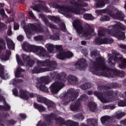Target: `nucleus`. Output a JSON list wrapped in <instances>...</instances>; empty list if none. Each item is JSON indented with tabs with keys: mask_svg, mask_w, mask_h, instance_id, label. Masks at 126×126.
I'll list each match as a JSON object with an SVG mask.
<instances>
[{
	"mask_svg": "<svg viewBox=\"0 0 126 126\" xmlns=\"http://www.w3.org/2000/svg\"><path fill=\"white\" fill-rule=\"evenodd\" d=\"M50 82V77L46 76L45 77H41L38 79L37 82L36 84V87L38 89L43 91V92L48 93L49 90L48 88L45 86V84H48Z\"/></svg>",
	"mask_w": 126,
	"mask_h": 126,
	"instance_id": "13",
	"label": "nucleus"
},
{
	"mask_svg": "<svg viewBox=\"0 0 126 126\" xmlns=\"http://www.w3.org/2000/svg\"><path fill=\"white\" fill-rule=\"evenodd\" d=\"M40 27L36 24H29L28 25L24 27V30L26 34H30L33 35L36 32H41Z\"/></svg>",
	"mask_w": 126,
	"mask_h": 126,
	"instance_id": "15",
	"label": "nucleus"
},
{
	"mask_svg": "<svg viewBox=\"0 0 126 126\" xmlns=\"http://www.w3.org/2000/svg\"><path fill=\"white\" fill-rule=\"evenodd\" d=\"M65 97L66 102L64 103V105L68 104L70 101L75 100L78 97V92H75L73 89H70L67 91Z\"/></svg>",
	"mask_w": 126,
	"mask_h": 126,
	"instance_id": "16",
	"label": "nucleus"
},
{
	"mask_svg": "<svg viewBox=\"0 0 126 126\" xmlns=\"http://www.w3.org/2000/svg\"><path fill=\"white\" fill-rule=\"evenodd\" d=\"M23 80L22 79H18L17 81L15 79H13L12 81H11L10 84H13V85H15L17 83H18V82H22Z\"/></svg>",
	"mask_w": 126,
	"mask_h": 126,
	"instance_id": "45",
	"label": "nucleus"
},
{
	"mask_svg": "<svg viewBox=\"0 0 126 126\" xmlns=\"http://www.w3.org/2000/svg\"><path fill=\"white\" fill-rule=\"evenodd\" d=\"M6 42L8 48L13 50V49H14V43L12 42V40L10 38H7Z\"/></svg>",
	"mask_w": 126,
	"mask_h": 126,
	"instance_id": "32",
	"label": "nucleus"
},
{
	"mask_svg": "<svg viewBox=\"0 0 126 126\" xmlns=\"http://www.w3.org/2000/svg\"><path fill=\"white\" fill-rule=\"evenodd\" d=\"M22 58L24 63H26V62H27L28 61V62L27 63V66H30V67H32V66L34 65V61L33 60H29V56H28L25 54H23Z\"/></svg>",
	"mask_w": 126,
	"mask_h": 126,
	"instance_id": "22",
	"label": "nucleus"
},
{
	"mask_svg": "<svg viewBox=\"0 0 126 126\" xmlns=\"http://www.w3.org/2000/svg\"><path fill=\"white\" fill-rule=\"evenodd\" d=\"M4 68H3V66H2V65L0 64V72H1V71L3 70Z\"/></svg>",
	"mask_w": 126,
	"mask_h": 126,
	"instance_id": "63",
	"label": "nucleus"
},
{
	"mask_svg": "<svg viewBox=\"0 0 126 126\" xmlns=\"http://www.w3.org/2000/svg\"><path fill=\"white\" fill-rule=\"evenodd\" d=\"M6 11H7V13L10 14V13H12V10H9L8 9H6Z\"/></svg>",
	"mask_w": 126,
	"mask_h": 126,
	"instance_id": "62",
	"label": "nucleus"
},
{
	"mask_svg": "<svg viewBox=\"0 0 126 126\" xmlns=\"http://www.w3.org/2000/svg\"><path fill=\"white\" fill-rule=\"evenodd\" d=\"M36 95L38 94H34L33 93L30 94L27 91L23 90H21L20 91V97L24 100H28V99H29V96L31 97V98L37 97Z\"/></svg>",
	"mask_w": 126,
	"mask_h": 126,
	"instance_id": "19",
	"label": "nucleus"
},
{
	"mask_svg": "<svg viewBox=\"0 0 126 126\" xmlns=\"http://www.w3.org/2000/svg\"><path fill=\"white\" fill-rule=\"evenodd\" d=\"M17 40H18V41H23V39H24V37L22 35H20L17 37Z\"/></svg>",
	"mask_w": 126,
	"mask_h": 126,
	"instance_id": "54",
	"label": "nucleus"
},
{
	"mask_svg": "<svg viewBox=\"0 0 126 126\" xmlns=\"http://www.w3.org/2000/svg\"><path fill=\"white\" fill-rule=\"evenodd\" d=\"M117 61H120L121 63L119 64V67L120 68H126V59L123 58V56L120 55V53H117L115 57L111 56L108 59V63L111 66H114L115 65V63Z\"/></svg>",
	"mask_w": 126,
	"mask_h": 126,
	"instance_id": "11",
	"label": "nucleus"
},
{
	"mask_svg": "<svg viewBox=\"0 0 126 126\" xmlns=\"http://www.w3.org/2000/svg\"><path fill=\"white\" fill-rule=\"evenodd\" d=\"M34 39L35 40V41H42V40L44 39V37L42 35H38L34 37Z\"/></svg>",
	"mask_w": 126,
	"mask_h": 126,
	"instance_id": "48",
	"label": "nucleus"
},
{
	"mask_svg": "<svg viewBox=\"0 0 126 126\" xmlns=\"http://www.w3.org/2000/svg\"><path fill=\"white\" fill-rule=\"evenodd\" d=\"M97 119H89L87 120V124L89 126H98Z\"/></svg>",
	"mask_w": 126,
	"mask_h": 126,
	"instance_id": "26",
	"label": "nucleus"
},
{
	"mask_svg": "<svg viewBox=\"0 0 126 126\" xmlns=\"http://www.w3.org/2000/svg\"><path fill=\"white\" fill-rule=\"evenodd\" d=\"M80 100H77L75 103H73L70 106V110L74 112H78V110L80 108Z\"/></svg>",
	"mask_w": 126,
	"mask_h": 126,
	"instance_id": "23",
	"label": "nucleus"
},
{
	"mask_svg": "<svg viewBox=\"0 0 126 126\" xmlns=\"http://www.w3.org/2000/svg\"><path fill=\"white\" fill-rule=\"evenodd\" d=\"M22 71H25V70L19 67H18L17 70L15 71V77H23V75H21Z\"/></svg>",
	"mask_w": 126,
	"mask_h": 126,
	"instance_id": "30",
	"label": "nucleus"
},
{
	"mask_svg": "<svg viewBox=\"0 0 126 126\" xmlns=\"http://www.w3.org/2000/svg\"><path fill=\"white\" fill-rule=\"evenodd\" d=\"M44 23L46 24V25H47V26L50 27V28L52 30L53 32H56V33L50 37L51 39L52 40H55V41H58V40L60 39V35L59 34V31L57 26H56L55 25L51 24L48 20H45L44 21Z\"/></svg>",
	"mask_w": 126,
	"mask_h": 126,
	"instance_id": "17",
	"label": "nucleus"
},
{
	"mask_svg": "<svg viewBox=\"0 0 126 126\" xmlns=\"http://www.w3.org/2000/svg\"><path fill=\"white\" fill-rule=\"evenodd\" d=\"M72 126H79V124L77 122L72 121Z\"/></svg>",
	"mask_w": 126,
	"mask_h": 126,
	"instance_id": "59",
	"label": "nucleus"
},
{
	"mask_svg": "<svg viewBox=\"0 0 126 126\" xmlns=\"http://www.w3.org/2000/svg\"><path fill=\"white\" fill-rule=\"evenodd\" d=\"M15 124H16V121L11 120L7 122V125H14Z\"/></svg>",
	"mask_w": 126,
	"mask_h": 126,
	"instance_id": "51",
	"label": "nucleus"
},
{
	"mask_svg": "<svg viewBox=\"0 0 126 126\" xmlns=\"http://www.w3.org/2000/svg\"><path fill=\"white\" fill-rule=\"evenodd\" d=\"M34 107L35 109H37L39 112H44V111H45V107H44V106H43L42 105L34 103Z\"/></svg>",
	"mask_w": 126,
	"mask_h": 126,
	"instance_id": "34",
	"label": "nucleus"
},
{
	"mask_svg": "<svg viewBox=\"0 0 126 126\" xmlns=\"http://www.w3.org/2000/svg\"><path fill=\"white\" fill-rule=\"evenodd\" d=\"M19 29V25L18 24H14V30H18Z\"/></svg>",
	"mask_w": 126,
	"mask_h": 126,
	"instance_id": "57",
	"label": "nucleus"
},
{
	"mask_svg": "<svg viewBox=\"0 0 126 126\" xmlns=\"http://www.w3.org/2000/svg\"><path fill=\"white\" fill-rule=\"evenodd\" d=\"M49 19L51 20L52 21H54V22L57 23L60 21V17H55L54 16H49L48 17Z\"/></svg>",
	"mask_w": 126,
	"mask_h": 126,
	"instance_id": "40",
	"label": "nucleus"
},
{
	"mask_svg": "<svg viewBox=\"0 0 126 126\" xmlns=\"http://www.w3.org/2000/svg\"><path fill=\"white\" fill-rule=\"evenodd\" d=\"M106 30L102 28H100L98 31V36H96L94 42L97 45H101L102 44H111L113 43L114 40L112 38L109 39H102V37L106 36L105 33Z\"/></svg>",
	"mask_w": 126,
	"mask_h": 126,
	"instance_id": "9",
	"label": "nucleus"
},
{
	"mask_svg": "<svg viewBox=\"0 0 126 126\" xmlns=\"http://www.w3.org/2000/svg\"><path fill=\"white\" fill-rule=\"evenodd\" d=\"M109 1L108 0H98L97 3L96 4V7H102L104 6L105 3H109Z\"/></svg>",
	"mask_w": 126,
	"mask_h": 126,
	"instance_id": "28",
	"label": "nucleus"
},
{
	"mask_svg": "<svg viewBox=\"0 0 126 126\" xmlns=\"http://www.w3.org/2000/svg\"><path fill=\"white\" fill-rule=\"evenodd\" d=\"M99 12L101 13H107L108 15L114 19H117L118 20H123L125 18V15L119 11V10L114 7L111 6L108 9L100 10Z\"/></svg>",
	"mask_w": 126,
	"mask_h": 126,
	"instance_id": "8",
	"label": "nucleus"
},
{
	"mask_svg": "<svg viewBox=\"0 0 126 126\" xmlns=\"http://www.w3.org/2000/svg\"><path fill=\"white\" fill-rule=\"evenodd\" d=\"M120 29L126 30V27L120 23H117L114 25L109 26L107 32L111 36L116 37L118 40H125L126 39L125 32L121 31Z\"/></svg>",
	"mask_w": 126,
	"mask_h": 126,
	"instance_id": "5",
	"label": "nucleus"
},
{
	"mask_svg": "<svg viewBox=\"0 0 126 126\" xmlns=\"http://www.w3.org/2000/svg\"><path fill=\"white\" fill-rule=\"evenodd\" d=\"M75 65L80 70H85L87 67L86 60L84 59H80L75 63Z\"/></svg>",
	"mask_w": 126,
	"mask_h": 126,
	"instance_id": "21",
	"label": "nucleus"
},
{
	"mask_svg": "<svg viewBox=\"0 0 126 126\" xmlns=\"http://www.w3.org/2000/svg\"><path fill=\"white\" fill-rule=\"evenodd\" d=\"M4 6V3H0V14L1 15L2 17H5V18H7V15L4 12V9L2 8Z\"/></svg>",
	"mask_w": 126,
	"mask_h": 126,
	"instance_id": "31",
	"label": "nucleus"
},
{
	"mask_svg": "<svg viewBox=\"0 0 126 126\" xmlns=\"http://www.w3.org/2000/svg\"><path fill=\"white\" fill-rule=\"evenodd\" d=\"M73 118L74 120H79L80 121H82V120L84 119V116L81 113L74 115Z\"/></svg>",
	"mask_w": 126,
	"mask_h": 126,
	"instance_id": "36",
	"label": "nucleus"
},
{
	"mask_svg": "<svg viewBox=\"0 0 126 126\" xmlns=\"http://www.w3.org/2000/svg\"><path fill=\"white\" fill-rule=\"evenodd\" d=\"M99 89H100L101 93L95 92L94 94L97 96L102 103H109V102L114 101L115 99L119 98L120 93L118 91L114 92L112 90H109L106 87L102 88H99Z\"/></svg>",
	"mask_w": 126,
	"mask_h": 126,
	"instance_id": "3",
	"label": "nucleus"
},
{
	"mask_svg": "<svg viewBox=\"0 0 126 126\" xmlns=\"http://www.w3.org/2000/svg\"><path fill=\"white\" fill-rule=\"evenodd\" d=\"M22 48L26 52L37 53V55L39 57H46V51L41 46L31 45L27 42H25L22 45Z\"/></svg>",
	"mask_w": 126,
	"mask_h": 126,
	"instance_id": "7",
	"label": "nucleus"
},
{
	"mask_svg": "<svg viewBox=\"0 0 126 126\" xmlns=\"http://www.w3.org/2000/svg\"><path fill=\"white\" fill-rule=\"evenodd\" d=\"M81 89L83 90H85L86 89H89L91 87V84L90 83H85L80 86Z\"/></svg>",
	"mask_w": 126,
	"mask_h": 126,
	"instance_id": "35",
	"label": "nucleus"
},
{
	"mask_svg": "<svg viewBox=\"0 0 126 126\" xmlns=\"http://www.w3.org/2000/svg\"><path fill=\"white\" fill-rule=\"evenodd\" d=\"M35 62L37 63V65L39 66H47L46 68H44L39 66L35 67L33 70L35 73H40V72H44L45 71H51V70H54L57 67V62L55 61L50 62L49 60H46L45 62H42L36 60Z\"/></svg>",
	"mask_w": 126,
	"mask_h": 126,
	"instance_id": "6",
	"label": "nucleus"
},
{
	"mask_svg": "<svg viewBox=\"0 0 126 126\" xmlns=\"http://www.w3.org/2000/svg\"><path fill=\"white\" fill-rule=\"evenodd\" d=\"M73 56V54L70 52H64L63 50H62L60 51L58 54L57 55V58L60 60H63L65 58H71Z\"/></svg>",
	"mask_w": 126,
	"mask_h": 126,
	"instance_id": "20",
	"label": "nucleus"
},
{
	"mask_svg": "<svg viewBox=\"0 0 126 126\" xmlns=\"http://www.w3.org/2000/svg\"><path fill=\"white\" fill-rule=\"evenodd\" d=\"M46 48H47V50L49 53H52L53 54H56L57 52H60L63 50V47L62 45H54L50 43H47L45 45Z\"/></svg>",
	"mask_w": 126,
	"mask_h": 126,
	"instance_id": "18",
	"label": "nucleus"
},
{
	"mask_svg": "<svg viewBox=\"0 0 126 126\" xmlns=\"http://www.w3.org/2000/svg\"><path fill=\"white\" fill-rule=\"evenodd\" d=\"M77 81H78V80L76 77L71 75L69 76L68 82L71 84H76V83H77Z\"/></svg>",
	"mask_w": 126,
	"mask_h": 126,
	"instance_id": "29",
	"label": "nucleus"
},
{
	"mask_svg": "<svg viewBox=\"0 0 126 126\" xmlns=\"http://www.w3.org/2000/svg\"><path fill=\"white\" fill-rule=\"evenodd\" d=\"M9 116V114L6 113L4 115L1 116H0V121H1V119H3V118H6V117H8Z\"/></svg>",
	"mask_w": 126,
	"mask_h": 126,
	"instance_id": "58",
	"label": "nucleus"
},
{
	"mask_svg": "<svg viewBox=\"0 0 126 126\" xmlns=\"http://www.w3.org/2000/svg\"><path fill=\"white\" fill-rule=\"evenodd\" d=\"M16 58L19 65H23L24 64V63L22 62V61H21V59H20V58L19 57V55H18V54H17L16 55Z\"/></svg>",
	"mask_w": 126,
	"mask_h": 126,
	"instance_id": "43",
	"label": "nucleus"
},
{
	"mask_svg": "<svg viewBox=\"0 0 126 126\" xmlns=\"http://www.w3.org/2000/svg\"><path fill=\"white\" fill-rule=\"evenodd\" d=\"M81 44L82 45H84V46H85V45H86V41H82L81 42Z\"/></svg>",
	"mask_w": 126,
	"mask_h": 126,
	"instance_id": "64",
	"label": "nucleus"
},
{
	"mask_svg": "<svg viewBox=\"0 0 126 126\" xmlns=\"http://www.w3.org/2000/svg\"><path fill=\"white\" fill-rule=\"evenodd\" d=\"M96 62L93 63L91 68V71L94 74L99 75L98 74L100 70H108L106 74H101L99 75L106 76L107 77H117L118 75H120V71L116 68L113 69H109L107 67L105 64L106 61L102 57H98L96 59Z\"/></svg>",
	"mask_w": 126,
	"mask_h": 126,
	"instance_id": "2",
	"label": "nucleus"
},
{
	"mask_svg": "<svg viewBox=\"0 0 126 126\" xmlns=\"http://www.w3.org/2000/svg\"><path fill=\"white\" fill-rule=\"evenodd\" d=\"M84 18L86 20H93L95 18L90 14H85L84 15Z\"/></svg>",
	"mask_w": 126,
	"mask_h": 126,
	"instance_id": "39",
	"label": "nucleus"
},
{
	"mask_svg": "<svg viewBox=\"0 0 126 126\" xmlns=\"http://www.w3.org/2000/svg\"><path fill=\"white\" fill-rule=\"evenodd\" d=\"M100 21H109L110 17L107 16H103L100 18Z\"/></svg>",
	"mask_w": 126,
	"mask_h": 126,
	"instance_id": "46",
	"label": "nucleus"
},
{
	"mask_svg": "<svg viewBox=\"0 0 126 126\" xmlns=\"http://www.w3.org/2000/svg\"><path fill=\"white\" fill-rule=\"evenodd\" d=\"M125 95V99L124 100H120L118 102V106L119 107H125L126 106V92L124 93Z\"/></svg>",
	"mask_w": 126,
	"mask_h": 126,
	"instance_id": "38",
	"label": "nucleus"
},
{
	"mask_svg": "<svg viewBox=\"0 0 126 126\" xmlns=\"http://www.w3.org/2000/svg\"><path fill=\"white\" fill-rule=\"evenodd\" d=\"M5 26V25H4V24L2 23H0V29H1V28H3V27H4Z\"/></svg>",
	"mask_w": 126,
	"mask_h": 126,
	"instance_id": "61",
	"label": "nucleus"
},
{
	"mask_svg": "<svg viewBox=\"0 0 126 126\" xmlns=\"http://www.w3.org/2000/svg\"><path fill=\"white\" fill-rule=\"evenodd\" d=\"M12 92L14 96H17L18 95V91H17V89H13Z\"/></svg>",
	"mask_w": 126,
	"mask_h": 126,
	"instance_id": "53",
	"label": "nucleus"
},
{
	"mask_svg": "<svg viewBox=\"0 0 126 126\" xmlns=\"http://www.w3.org/2000/svg\"><path fill=\"white\" fill-rule=\"evenodd\" d=\"M8 35H11L12 34V32L11 31V27L9 26L7 32Z\"/></svg>",
	"mask_w": 126,
	"mask_h": 126,
	"instance_id": "56",
	"label": "nucleus"
},
{
	"mask_svg": "<svg viewBox=\"0 0 126 126\" xmlns=\"http://www.w3.org/2000/svg\"><path fill=\"white\" fill-rule=\"evenodd\" d=\"M89 108L91 111L94 112L96 109V104L94 102H90L88 104Z\"/></svg>",
	"mask_w": 126,
	"mask_h": 126,
	"instance_id": "37",
	"label": "nucleus"
},
{
	"mask_svg": "<svg viewBox=\"0 0 126 126\" xmlns=\"http://www.w3.org/2000/svg\"><path fill=\"white\" fill-rule=\"evenodd\" d=\"M73 25L76 30L78 36H80V37H86V38L92 37V34H93L94 30L90 25H86L85 31H83V28L82 26V23H81L80 20H75Z\"/></svg>",
	"mask_w": 126,
	"mask_h": 126,
	"instance_id": "4",
	"label": "nucleus"
},
{
	"mask_svg": "<svg viewBox=\"0 0 126 126\" xmlns=\"http://www.w3.org/2000/svg\"><path fill=\"white\" fill-rule=\"evenodd\" d=\"M66 1L71 4H74V7L61 6L58 11L62 14L65 13L69 17L71 16L70 15L71 13H74V14H78V15L83 14L86 11V9L84 7L88 6V3L78 0H66Z\"/></svg>",
	"mask_w": 126,
	"mask_h": 126,
	"instance_id": "1",
	"label": "nucleus"
},
{
	"mask_svg": "<svg viewBox=\"0 0 126 126\" xmlns=\"http://www.w3.org/2000/svg\"><path fill=\"white\" fill-rule=\"evenodd\" d=\"M36 98L37 102H39V103H44V104H46V102H48V103H52L51 101H48L47 98L39 94L36 95Z\"/></svg>",
	"mask_w": 126,
	"mask_h": 126,
	"instance_id": "27",
	"label": "nucleus"
},
{
	"mask_svg": "<svg viewBox=\"0 0 126 126\" xmlns=\"http://www.w3.org/2000/svg\"><path fill=\"white\" fill-rule=\"evenodd\" d=\"M29 13L30 14V16L31 17H32L33 19H35L36 18V17H35V15H34V13L31 11L29 12Z\"/></svg>",
	"mask_w": 126,
	"mask_h": 126,
	"instance_id": "55",
	"label": "nucleus"
},
{
	"mask_svg": "<svg viewBox=\"0 0 126 126\" xmlns=\"http://www.w3.org/2000/svg\"><path fill=\"white\" fill-rule=\"evenodd\" d=\"M86 99H88V96L86 94H83L81 96L80 98L78 100H79L80 102H81V100L85 101Z\"/></svg>",
	"mask_w": 126,
	"mask_h": 126,
	"instance_id": "47",
	"label": "nucleus"
},
{
	"mask_svg": "<svg viewBox=\"0 0 126 126\" xmlns=\"http://www.w3.org/2000/svg\"><path fill=\"white\" fill-rule=\"evenodd\" d=\"M11 55V52L9 50H6L5 54H1L0 55V60L1 61H7L9 59V56Z\"/></svg>",
	"mask_w": 126,
	"mask_h": 126,
	"instance_id": "25",
	"label": "nucleus"
},
{
	"mask_svg": "<svg viewBox=\"0 0 126 126\" xmlns=\"http://www.w3.org/2000/svg\"><path fill=\"white\" fill-rule=\"evenodd\" d=\"M47 101H49V102H51L50 103H49V102L48 101L46 102V103L45 104L47 106L48 108H54L55 106V103L50 100L47 99Z\"/></svg>",
	"mask_w": 126,
	"mask_h": 126,
	"instance_id": "42",
	"label": "nucleus"
},
{
	"mask_svg": "<svg viewBox=\"0 0 126 126\" xmlns=\"http://www.w3.org/2000/svg\"><path fill=\"white\" fill-rule=\"evenodd\" d=\"M44 119L47 122H51L52 120H55L56 123H59L61 125H65L66 126H72V121L71 120H67L64 122V119L63 118H58L57 116L55 114H51L50 115H47L44 117Z\"/></svg>",
	"mask_w": 126,
	"mask_h": 126,
	"instance_id": "12",
	"label": "nucleus"
},
{
	"mask_svg": "<svg viewBox=\"0 0 126 126\" xmlns=\"http://www.w3.org/2000/svg\"><path fill=\"white\" fill-rule=\"evenodd\" d=\"M18 119L20 121H21V119L22 120H25V119H26V115L23 114H20L19 115Z\"/></svg>",
	"mask_w": 126,
	"mask_h": 126,
	"instance_id": "49",
	"label": "nucleus"
},
{
	"mask_svg": "<svg viewBox=\"0 0 126 126\" xmlns=\"http://www.w3.org/2000/svg\"><path fill=\"white\" fill-rule=\"evenodd\" d=\"M32 9L37 12H40L42 10H45V11L48 12V8L46 6L43 7L42 5H35L32 7Z\"/></svg>",
	"mask_w": 126,
	"mask_h": 126,
	"instance_id": "24",
	"label": "nucleus"
},
{
	"mask_svg": "<svg viewBox=\"0 0 126 126\" xmlns=\"http://www.w3.org/2000/svg\"><path fill=\"white\" fill-rule=\"evenodd\" d=\"M60 29L62 31H63V32H65V31H66V29H65V25L64 24L62 23L61 26H60Z\"/></svg>",
	"mask_w": 126,
	"mask_h": 126,
	"instance_id": "50",
	"label": "nucleus"
},
{
	"mask_svg": "<svg viewBox=\"0 0 126 126\" xmlns=\"http://www.w3.org/2000/svg\"><path fill=\"white\" fill-rule=\"evenodd\" d=\"M126 115V113L125 112H119L115 116H112L110 117L109 116H105L103 117H101L100 119V121L102 124H106V123H111L113 120H115V119H118V120H120V119H122L123 117H125Z\"/></svg>",
	"mask_w": 126,
	"mask_h": 126,
	"instance_id": "14",
	"label": "nucleus"
},
{
	"mask_svg": "<svg viewBox=\"0 0 126 126\" xmlns=\"http://www.w3.org/2000/svg\"><path fill=\"white\" fill-rule=\"evenodd\" d=\"M0 77L2 79H6L8 77V74L6 71H4V69L0 72Z\"/></svg>",
	"mask_w": 126,
	"mask_h": 126,
	"instance_id": "33",
	"label": "nucleus"
},
{
	"mask_svg": "<svg viewBox=\"0 0 126 126\" xmlns=\"http://www.w3.org/2000/svg\"><path fill=\"white\" fill-rule=\"evenodd\" d=\"M91 54L93 57H97V56L99 55V53H98L97 51H94L91 52Z\"/></svg>",
	"mask_w": 126,
	"mask_h": 126,
	"instance_id": "52",
	"label": "nucleus"
},
{
	"mask_svg": "<svg viewBox=\"0 0 126 126\" xmlns=\"http://www.w3.org/2000/svg\"><path fill=\"white\" fill-rule=\"evenodd\" d=\"M65 80H66L65 76H61L60 79H57L55 82L50 86V89L52 94H58L59 91L64 87L63 81H65Z\"/></svg>",
	"mask_w": 126,
	"mask_h": 126,
	"instance_id": "10",
	"label": "nucleus"
},
{
	"mask_svg": "<svg viewBox=\"0 0 126 126\" xmlns=\"http://www.w3.org/2000/svg\"><path fill=\"white\" fill-rule=\"evenodd\" d=\"M60 77V74L58 72H54L50 73L51 78H59Z\"/></svg>",
	"mask_w": 126,
	"mask_h": 126,
	"instance_id": "41",
	"label": "nucleus"
},
{
	"mask_svg": "<svg viewBox=\"0 0 126 126\" xmlns=\"http://www.w3.org/2000/svg\"><path fill=\"white\" fill-rule=\"evenodd\" d=\"M121 124L123 126H126V119L121 121Z\"/></svg>",
	"mask_w": 126,
	"mask_h": 126,
	"instance_id": "60",
	"label": "nucleus"
},
{
	"mask_svg": "<svg viewBox=\"0 0 126 126\" xmlns=\"http://www.w3.org/2000/svg\"><path fill=\"white\" fill-rule=\"evenodd\" d=\"M0 109H2L5 111H9V110H10V106H9V105L6 104H5L4 106L0 105Z\"/></svg>",
	"mask_w": 126,
	"mask_h": 126,
	"instance_id": "44",
	"label": "nucleus"
}]
</instances>
